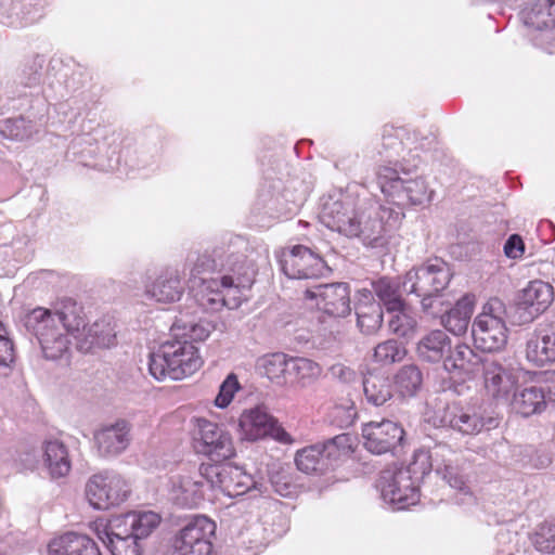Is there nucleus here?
Returning a JSON list of instances; mask_svg holds the SVG:
<instances>
[{"mask_svg":"<svg viewBox=\"0 0 555 555\" xmlns=\"http://www.w3.org/2000/svg\"><path fill=\"white\" fill-rule=\"evenodd\" d=\"M323 457L327 460V468L332 467L335 462L345 456L328 439L326 442L321 444Z\"/></svg>","mask_w":555,"mask_h":555,"instance_id":"55","label":"nucleus"},{"mask_svg":"<svg viewBox=\"0 0 555 555\" xmlns=\"http://www.w3.org/2000/svg\"><path fill=\"white\" fill-rule=\"evenodd\" d=\"M280 262L282 271L289 279H318L327 270L324 260L302 245L284 250Z\"/></svg>","mask_w":555,"mask_h":555,"instance_id":"16","label":"nucleus"},{"mask_svg":"<svg viewBox=\"0 0 555 555\" xmlns=\"http://www.w3.org/2000/svg\"><path fill=\"white\" fill-rule=\"evenodd\" d=\"M211 331V326L206 321H185L182 317L178 318L171 327L172 336L176 339L183 338L188 341H203Z\"/></svg>","mask_w":555,"mask_h":555,"instance_id":"43","label":"nucleus"},{"mask_svg":"<svg viewBox=\"0 0 555 555\" xmlns=\"http://www.w3.org/2000/svg\"><path fill=\"white\" fill-rule=\"evenodd\" d=\"M83 534L67 532L53 539L48 546L49 555H75L82 546Z\"/></svg>","mask_w":555,"mask_h":555,"instance_id":"49","label":"nucleus"},{"mask_svg":"<svg viewBox=\"0 0 555 555\" xmlns=\"http://www.w3.org/2000/svg\"><path fill=\"white\" fill-rule=\"evenodd\" d=\"M203 364L197 348L185 339L166 340L150 354L149 371L158 379H183L194 374Z\"/></svg>","mask_w":555,"mask_h":555,"instance_id":"4","label":"nucleus"},{"mask_svg":"<svg viewBox=\"0 0 555 555\" xmlns=\"http://www.w3.org/2000/svg\"><path fill=\"white\" fill-rule=\"evenodd\" d=\"M525 251V244L518 234H513L508 237L504 245V254L506 257L517 259L522 256Z\"/></svg>","mask_w":555,"mask_h":555,"instance_id":"52","label":"nucleus"},{"mask_svg":"<svg viewBox=\"0 0 555 555\" xmlns=\"http://www.w3.org/2000/svg\"><path fill=\"white\" fill-rule=\"evenodd\" d=\"M204 479L195 480L192 477H181L175 481L171 489V499L181 506L192 508L197 506L203 500Z\"/></svg>","mask_w":555,"mask_h":555,"instance_id":"33","label":"nucleus"},{"mask_svg":"<svg viewBox=\"0 0 555 555\" xmlns=\"http://www.w3.org/2000/svg\"><path fill=\"white\" fill-rule=\"evenodd\" d=\"M391 318L388 322L389 330L401 337H410L415 332L416 320L408 312L406 305L398 310H388Z\"/></svg>","mask_w":555,"mask_h":555,"instance_id":"46","label":"nucleus"},{"mask_svg":"<svg viewBox=\"0 0 555 555\" xmlns=\"http://www.w3.org/2000/svg\"><path fill=\"white\" fill-rule=\"evenodd\" d=\"M43 466L52 478L66 476L72 468L68 451L65 444L57 440H46L41 446Z\"/></svg>","mask_w":555,"mask_h":555,"instance_id":"30","label":"nucleus"},{"mask_svg":"<svg viewBox=\"0 0 555 555\" xmlns=\"http://www.w3.org/2000/svg\"><path fill=\"white\" fill-rule=\"evenodd\" d=\"M216 524L196 516L179 529L170 540V555H211Z\"/></svg>","mask_w":555,"mask_h":555,"instance_id":"8","label":"nucleus"},{"mask_svg":"<svg viewBox=\"0 0 555 555\" xmlns=\"http://www.w3.org/2000/svg\"><path fill=\"white\" fill-rule=\"evenodd\" d=\"M532 543L539 552L555 554V518L538 526Z\"/></svg>","mask_w":555,"mask_h":555,"instance_id":"47","label":"nucleus"},{"mask_svg":"<svg viewBox=\"0 0 555 555\" xmlns=\"http://www.w3.org/2000/svg\"><path fill=\"white\" fill-rule=\"evenodd\" d=\"M305 298L315 302L319 310L334 318L351 312L350 288L347 283L319 284L305 291Z\"/></svg>","mask_w":555,"mask_h":555,"instance_id":"17","label":"nucleus"},{"mask_svg":"<svg viewBox=\"0 0 555 555\" xmlns=\"http://www.w3.org/2000/svg\"><path fill=\"white\" fill-rule=\"evenodd\" d=\"M363 391L366 401L375 406H380L392 398L391 382L383 375L369 374L364 377Z\"/></svg>","mask_w":555,"mask_h":555,"instance_id":"37","label":"nucleus"},{"mask_svg":"<svg viewBox=\"0 0 555 555\" xmlns=\"http://www.w3.org/2000/svg\"><path fill=\"white\" fill-rule=\"evenodd\" d=\"M162 517L153 511H133L109 519L112 534H131L141 540L149 537L160 524Z\"/></svg>","mask_w":555,"mask_h":555,"instance_id":"22","label":"nucleus"},{"mask_svg":"<svg viewBox=\"0 0 555 555\" xmlns=\"http://www.w3.org/2000/svg\"><path fill=\"white\" fill-rule=\"evenodd\" d=\"M377 182L383 194L400 208L429 203L435 194L423 177H401L397 169L387 166L379 167Z\"/></svg>","mask_w":555,"mask_h":555,"instance_id":"5","label":"nucleus"},{"mask_svg":"<svg viewBox=\"0 0 555 555\" xmlns=\"http://www.w3.org/2000/svg\"><path fill=\"white\" fill-rule=\"evenodd\" d=\"M131 426L125 420H118L94 433V442L102 456H115L122 453L131 441Z\"/></svg>","mask_w":555,"mask_h":555,"instance_id":"23","label":"nucleus"},{"mask_svg":"<svg viewBox=\"0 0 555 555\" xmlns=\"http://www.w3.org/2000/svg\"><path fill=\"white\" fill-rule=\"evenodd\" d=\"M229 250H247V243L242 237H236L227 249L218 247L211 254L204 253L189 259V284L194 295L196 292H203L205 285L212 280L208 279L207 274L218 269L224 270L221 264L225 263Z\"/></svg>","mask_w":555,"mask_h":555,"instance_id":"15","label":"nucleus"},{"mask_svg":"<svg viewBox=\"0 0 555 555\" xmlns=\"http://www.w3.org/2000/svg\"><path fill=\"white\" fill-rule=\"evenodd\" d=\"M363 297L365 300H360L356 306L357 323L362 333L370 335L376 333L383 324V308L369 296Z\"/></svg>","mask_w":555,"mask_h":555,"instance_id":"35","label":"nucleus"},{"mask_svg":"<svg viewBox=\"0 0 555 555\" xmlns=\"http://www.w3.org/2000/svg\"><path fill=\"white\" fill-rule=\"evenodd\" d=\"M483 383L487 392L498 400L508 401L509 393L515 388V377L499 362L490 359L482 361Z\"/></svg>","mask_w":555,"mask_h":555,"instance_id":"25","label":"nucleus"},{"mask_svg":"<svg viewBox=\"0 0 555 555\" xmlns=\"http://www.w3.org/2000/svg\"><path fill=\"white\" fill-rule=\"evenodd\" d=\"M422 297V307L423 310L426 312H429L436 302L441 304L439 300L438 294L436 295H429V296H421Z\"/></svg>","mask_w":555,"mask_h":555,"instance_id":"59","label":"nucleus"},{"mask_svg":"<svg viewBox=\"0 0 555 555\" xmlns=\"http://www.w3.org/2000/svg\"><path fill=\"white\" fill-rule=\"evenodd\" d=\"M427 459L425 451L418 450L408 466H392L380 473L376 487L392 509H405L418 502L420 482L425 477L422 469L427 467Z\"/></svg>","mask_w":555,"mask_h":555,"instance_id":"3","label":"nucleus"},{"mask_svg":"<svg viewBox=\"0 0 555 555\" xmlns=\"http://www.w3.org/2000/svg\"><path fill=\"white\" fill-rule=\"evenodd\" d=\"M373 292L386 310H398L405 304L402 299L400 283L390 278H380L372 283Z\"/></svg>","mask_w":555,"mask_h":555,"instance_id":"39","label":"nucleus"},{"mask_svg":"<svg viewBox=\"0 0 555 555\" xmlns=\"http://www.w3.org/2000/svg\"><path fill=\"white\" fill-rule=\"evenodd\" d=\"M99 538L112 555H142L139 539L131 534L114 535L108 524L103 532H99Z\"/></svg>","mask_w":555,"mask_h":555,"instance_id":"38","label":"nucleus"},{"mask_svg":"<svg viewBox=\"0 0 555 555\" xmlns=\"http://www.w3.org/2000/svg\"><path fill=\"white\" fill-rule=\"evenodd\" d=\"M331 372L335 377L339 378L344 383H349L356 377L354 371L343 364L333 365Z\"/></svg>","mask_w":555,"mask_h":555,"instance_id":"57","label":"nucleus"},{"mask_svg":"<svg viewBox=\"0 0 555 555\" xmlns=\"http://www.w3.org/2000/svg\"><path fill=\"white\" fill-rule=\"evenodd\" d=\"M512 409L528 417L541 413L546 408L545 389L542 386H524L517 388L511 399Z\"/></svg>","mask_w":555,"mask_h":555,"instance_id":"29","label":"nucleus"},{"mask_svg":"<svg viewBox=\"0 0 555 555\" xmlns=\"http://www.w3.org/2000/svg\"><path fill=\"white\" fill-rule=\"evenodd\" d=\"M553 299V287L548 283L540 280L529 282L516 301L519 323L533 321L550 307Z\"/></svg>","mask_w":555,"mask_h":555,"instance_id":"19","label":"nucleus"},{"mask_svg":"<svg viewBox=\"0 0 555 555\" xmlns=\"http://www.w3.org/2000/svg\"><path fill=\"white\" fill-rule=\"evenodd\" d=\"M334 414H335L336 418H338L339 415L343 414V416L339 420V426L347 427L353 423L357 412L353 406V403H350V405H348V406H343V405L335 406Z\"/></svg>","mask_w":555,"mask_h":555,"instance_id":"54","label":"nucleus"},{"mask_svg":"<svg viewBox=\"0 0 555 555\" xmlns=\"http://www.w3.org/2000/svg\"><path fill=\"white\" fill-rule=\"evenodd\" d=\"M531 40L547 53H555V0H537L521 12Z\"/></svg>","mask_w":555,"mask_h":555,"instance_id":"10","label":"nucleus"},{"mask_svg":"<svg viewBox=\"0 0 555 555\" xmlns=\"http://www.w3.org/2000/svg\"><path fill=\"white\" fill-rule=\"evenodd\" d=\"M238 389V382L235 375H229L220 385L219 392L215 399L218 408H225L232 401L234 393Z\"/></svg>","mask_w":555,"mask_h":555,"instance_id":"51","label":"nucleus"},{"mask_svg":"<svg viewBox=\"0 0 555 555\" xmlns=\"http://www.w3.org/2000/svg\"><path fill=\"white\" fill-rule=\"evenodd\" d=\"M322 373L321 366L307 358L291 357L288 364V382L306 387L313 383Z\"/></svg>","mask_w":555,"mask_h":555,"instance_id":"36","label":"nucleus"},{"mask_svg":"<svg viewBox=\"0 0 555 555\" xmlns=\"http://www.w3.org/2000/svg\"><path fill=\"white\" fill-rule=\"evenodd\" d=\"M402 211L375 202L354 205L350 197L324 203L321 220L328 229L347 237H358L363 244L375 247L383 240L386 225L397 222Z\"/></svg>","mask_w":555,"mask_h":555,"instance_id":"1","label":"nucleus"},{"mask_svg":"<svg viewBox=\"0 0 555 555\" xmlns=\"http://www.w3.org/2000/svg\"><path fill=\"white\" fill-rule=\"evenodd\" d=\"M183 291L182 274L177 268H167L154 282L145 285V295L150 299L163 304L179 300Z\"/></svg>","mask_w":555,"mask_h":555,"instance_id":"24","label":"nucleus"},{"mask_svg":"<svg viewBox=\"0 0 555 555\" xmlns=\"http://www.w3.org/2000/svg\"><path fill=\"white\" fill-rule=\"evenodd\" d=\"M405 349L395 339L378 344L374 348V360L382 364H391L401 361L405 357Z\"/></svg>","mask_w":555,"mask_h":555,"instance_id":"50","label":"nucleus"},{"mask_svg":"<svg viewBox=\"0 0 555 555\" xmlns=\"http://www.w3.org/2000/svg\"><path fill=\"white\" fill-rule=\"evenodd\" d=\"M526 358L538 366L555 361V326L542 330L528 340Z\"/></svg>","mask_w":555,"mask_h":555,"instance_id":"32","label":"nucleus"},{"mask_svg":"<svg viewBox=\"0 0 555 555\" xmlns=\"http://www.w3.org/2000/svg\"><path fill=\"white\" fill-rule=\"evenodd\" d=\"M238 427L242 439L247 441H257L270 437L283 444L294 443L293 437L261 405L245 410L240 416Z\"/></svg>","mask_w":555,"mask_h":555,"instance_id":"11","label":"nucleus"},{"mask_svg":"<svg viewBox=\"0 0 555 555\" xmlns=\"http://www.w3.org/2000/svg\"><path fill=\"white\" fill-rule=\"evenodd\" d=\"M198 473L210 488L231 498L246 493L254 485L249 475L230 463L202 464Z\"/></svg>","mask_w":555,"mask_h":555,"instance_id":"14","label":"nucleus"},{"mask_svg":"<svg viewBox=\"0 0 555 555\" xmlns=\"http://www.w3.org/2000/svg\"><path fill=\"white\" fill-rule=\"evenodd\" d=\"M427 464L423 470L424 476L436 472L451 488L462 490L465 481L457 466V453L446 443H437L430 450H424Z\"/></svg>","mask_w":555,"mask_h":555,"instance_id":"20","label":"nucleus"},{"mask_svg":"<svg viewBox=\"0 0 555 555\" xmlns=\"http://www.w3.org/2000/svg\"><path fill=\"white\" fill-rule=\"evenodd\" d=\"M451 278L448 263L435 258L406 272L402 286L416 296L436 295L448 286Z\"/></svg>","mask_w":555,"mask_h":555,"instance_id":"9","label":"nucleus"},{"mask_svg":"<svg viewBox=\"0 0 555 555\" xmlns=\"http://www.w3.org/2000/svg\"><path fill=\"white\" fill-rule=\"evenodd\" d=\"M451 344L452 340L444 331L433 330L418 340L416 354L425 362H443L447 354L451 351Z\"/></svg>","mask_w":555,"mask_h":555,"instance_id":"26","label":"nucleus"},{"mask_svg":"<svg viewBox=\"0 0 555 555\" xmlns=\"http://www.w3.org/2000/svg\"><path fill=\"white\" fill-rule=\"evenodd\" d=\"M115 339L114 322L109 318H102L90 326H86V332H83L77 346L79 350L88 352L93 347L108 348L115 344Z\"/></svg>","mask_w":555,"mask_h":555,"instance_id":"31","label":"nucleus"},{"mask_svg":"<svg viewBox=\"0 0 555 555\" xmlns=\"http://www.w3.org/2000/svg\"><path fill=\"white\" fill-rule=\"evenodd\" d=\"M194 448L197 453L217 463L223 462L235 454L231 434L223 426L205 418L197 420Z\"/></svg>","mask_w":555,"mask_h":555,"instance_id":"12","label":"nucleus"},{"mask_svg":"<svg viewBox=\"0 0 555 555\" xmlns=\"http://www.w3.org/2000/svg\"><path fill=\"white\" fill-rule=\"evenodd\" d=\"M54 309L64 333L73 336L78 343L87 326L83 308L72 298H65L57 302Z\"/></svg>","mask_w":555,"mask_h":555,"instance_id":"27","label":"nucleus"},{"mask_svg":"<svg viewBox=\"0 0 555 555\" xmlns=\"http://www.w3.org/2000/svg\"><path fill=\"white\" fill-rule=\"evenodd\" d=\"M30 13V0H0V22L8 26L22 25Z\"/></svg>","mask_w":555,"mask_h":555,"instance_id":"42","label":"nucleus"},{"mask_svg":"<svg viewBox=\"0 0 555 555\" xmlns=\"http://www.w3.org/2000/svg\"><path fill=\"white\" fill-rule=\"evenodd\" d=\"M13 361V344L8 337L0 334V365L9 366Z\"/></svg>","mask_w":555,"mask_h":555,"instance_id":"53","label":"nucleus"},{"mask_svg":"<svg viewBox=\"0 0 555 555\" xmlns=\"http://www.w3.org/2000/svg\"><path fill=\"white\" fill-rule=\"evenodd\" d=\"M395 383L401 396L411 397L414 396L421 388L423 383V375L416 365H404L396 374Z\"/></svg>","mask_w":555,"mask_h":555,"instance_id":"44","label":"nucleus"},{"mask_svg":"<svg viewBox=\"0 0 555 555\" xmlns=\"http://www.w3.org/2000/svg\"><path fill=\"white\" fill-rule=\"evenodd\" d=\"M81 544L82 546L79 547L80 550H78L75 555H101L99 546L89 537L83 534V541Z\"/></svg>","mask_w":555,"mask_h":555,"instance_id":"58","label":"nucleus"},{"mask_svg":"<svg viewBox=\"0 0 555 555\" xmlns=\"http://www.w3.org/2000/svg\"><path fill=\"white\" fill-rule=\"evenodd\" d=\"M129 491L127 482L111 472L93 475L86 485V498L95 509H108L121 504Z\"/></svg>","mask_w":555,"mask_h":555,"instance_id":"13","label":"nucleus"},{"mask_svg":"<svg viewBox=\"0 0 555 555\" xmlns=\"http://www.w3.org/2000/svg\"><path fill=\"white\" fill-rule=\"evenodd\" d=\"M330 440L345 456L351 452V437L349 435H337Z\"/></svg>","mask_w":555,"mask_h":555,"instance_id":"56","label":"nucleus"},{"mask_svg":"<svg viewBox=\"0 0 555 555\" xmlns=\"http://www.w3.org/2000/svg\"><path fill=\"white\" fill-rule=\"evenodd\" d=\"M39 81V74L37 70H34L27 78V80L22 81L26 87H31L38 83Z\"/></svg>","mask_w":555,"mask_h":555,"instance_id":"60","label":"nucleus"},{"mask_svg":"<svg viewBox=\"0 0 555 555\" xmlns=\"http://www.w3.org/2000/svg\"><path fill=\"white\" fill-rule=\"evenodd\" d=\"M295 464L305 474H323L327 468V460L323 457L321 444H313L296 452Z\"/></svg>","mask_w":555,"mask_h":555,"instance_id":"40","label":"nucleus"},{"mask_svg":"<svg viewBox=\"0 0 555 555\" xmlns=\"http://www.w3.org/2000/svg\"><path fill=\"white\" fill-rule=\"evenodd\" d=\"M505 318L506 307L501 299L490 298L483 305L472 326L474 344L478 349L495 352L505 347L508 332Z\"/></svg>","mask_w":555,"mask_h":555,"instance_id":"7","label":"nucleus"},{"mask_svg":"<svg viewBox=\"0 0 555 555\" xmlns=\"http://www.w3.org/2000/svg\"><path fill=\"white\" fill-rule=\"evenodd\" d=\"M269 479L274 491L282 496H289L296 492L297 485L288 465H272L269 470Z\"/></svg>","mask_w":555,"mask_h":555,"instance_id":"45","label":"nucleus"},{"mask_svg":"<svg viewBox=\"0 0 555 555\" xmlns=\"http://www.w3.org/2000/svg\"><path fill=\"white\" fill-rule=\"evenodd\" d=\"M26 331L36 337L47 359L56 360L68 349L69 339L59 323L54 307H37L23 319Z\"/></svg>","mask_w":555,"mask_h":555,"instance_id":"6","label":"nucleus"},{"mask_svg":"<svg viewBox=\"0 0 555 555\" xmlns=\"http://www.w3.org/2000/svg\"><path fill=\"white\" fill-rule=\"evenodd\" d=\"M441 423L464 435H477L483 429H491L498 425L496 420L486 416L480 408L456 405L446 409Z\"/></svg>","mask_w":555,"mask_h":555,"instance_id":"21","label":"nucleus"},{"mask_svg":"<svg viewBox=\"0 0 555 555\" xmlns=\"http://www.w3.org/2000/svg\"><path fill=\"white\" fill-rule=\"evenodd\" d=\"M474 312V300L469 296L459 299L455 306L442 317V325L454 335L466 333L472 314Z\"/></svg>","mask_w":555,"mask_h":555,"instance_id":"34","label":"nucleus"},{"mask_svg":"<svg viewBox=\"0 0 555 555\" xmlns=\"http://www.w3.org/2000/svg\"><path fill=\"white\" fill-rule=\"evenodd\" d=\"M289 360L291 357L282 352L266 354L258 360V366L269 379L278 384L287 383Z\"/></svg>","mask_w":555,"mask_h":555,"instance_id":"41","label":"nucleus"},{"mask_svg":"<svg viewBox=\"0 0 555 555\" xmlns=\"http://www.w3.org/2000/svg\"><path fill=\"white\" fill-rule=\"evenodd\" d=\"M482 359L474 350L464 344L451 346V351L443 361V369L455 377L464 378L473 374Z\"/></svg>","mask_w":555,"mask_h":555,"instance_id":"28","label":"nucleus"},{"mask_svg":"<svg viewBox=\"0 0 555 555\" xmlns=\"http://www.w3.org/2000/svg\"><path fill=\"white\" fill-rule=\"evenodd\" d=\"M364 448L373 454L393 452L404 437V430L399 423L383 420L370 422L362 428Z\"/></svg>","mask_w":555,"mask_h":555,"instance_id":"18","label":"nucleus"},{"mask_svg":"<svg viewBox=\"0 0 555 555\" xmlns=\"http://www.w3.org/2000/svg\"><path fill=\"white\" fill-rule=\"evenodd\" d=\"M246 250H229L225 263L221 266L227 274L211 280L203 292H196L195 301L207 311H219L223 307L237 309L247 299L246 292L255 281L256 266Z\"/></svg>","mask_w":555,"mask_h":555,"instance_id":"2","label":"nucleus"},{"mask_svg":"<svg viewBox=\"0 0 555 555\" xmlns=\"http://www.w3.org/2000/svg\"><path fill=\"white\" fill-rule=\"evenodd\" d=\"M36 131L34 124L24 117L7 119L0 130L3 137L20 141L30 138Z\"/></svg>","mask_w":555,"mask_h":555,"instance_id":"48","label":"nucleus"}]
</instances>
